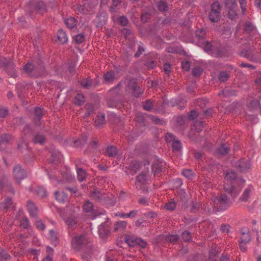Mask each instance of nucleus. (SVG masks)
I'll use <instances>...</instances> for the list:
<instances>
[{
  "label": "nucleus",
  "mask_w": 261,
  "mask_h": 261,
  "mask_svg": "<svg viewBox=\"0 0 261 261\" xmlns=\"http://www.w3.org/2000/svg\"><path fill=\"white\" fill-rule=\"evenodd\" d=\"M230 200L225 194H221L219 196L215 197L211 204L216 210H222L225 209L229 205Z\"/></svg>",
  "instance_id": "obj_2"
},
{
  "label": "nucleus",
  "mask_w": 261,
  "mask_h": 261,
  "mask_svg": "<svg viewBox=\"0 0 261 261\" xmlns=\"http://www.w3.org/2000/svg\"><path fill=\"white\" fill-rule=\"evenodd\" d=\"M65 23L68 28L72 29L76 25L77 21L74 18L70 17L65 19Z\"/></svg>",
  "instance_id": "obj_24"
},
{
  "label": "nucleus",
  "mask_w": 261,
  "mask_h": 261,
  "mask_svg": "<svg viewBox=\"0 0 261 261\" xmlns=\"http://www.w3.org/2000/svg\"><path fill=\"white\" fill-rule=\"evenodd\" d=\"M254 82L258 88L261 89V73L257 74Z\"/></svg>",
  "instance_id": "obj_60"
},
{
  "label": "nucleus",
  "mask_w": 261,
  "mask_h": 261,
  "mask_svg": "<svg viewBox=\"0 0 261 261\" xmlns=\"http://www.w3.org/2000/svg\"><path fill=\"white\" fill-rule=\"evenodd\" d=\"M19 216L17 218L20 220V226L23 228H27L29 226V220L27 218L24 217L23 211H19Z\"/></svg>",
  "instance_id": "obj_12"
},
{
  "label": "nucleus",
  "mask_w": 261,
  "mask_h": 261,
  "mask_svg": "<svg viewBox=\"0 0 261 261\" xmlns=\"http://www.w3.org/2000/svg\"><path fill=\"white\" fill-rule=\"evenodd\" d=\"M49 237L53 244L56 246L58 243V237L57 233L53 230L49 231Z\"/></svg>",
  "instance_id": "obj_25"
},
{
  "label": "nucleus",
  "mask_w": 261,
  "mask_h": 261,
  "mask_svg": "<svg viewBox=\"0 0 261 261\" xmlns=\"http://www.w3.org/2000/svg\"><path fill=\"white\" fill-rule=\"evenodd\" d=\"M159 106L158 102L150 99L146 100L142 103L143 108L145 110L153 112H158Z\"/></svg>",
  "instance_id": "obj_6"
},
{
  "label": "nucleus",
  "mask_w": 261,
  "mask_h": 261,
  "mask_svg": "<svg viewBox=\"0 0 261 261\" xmlns=\"http://www.w3.org/2000/svg\"><path fill=\"white\" fill-rule=\"evenodd\" d=\"M86 141H87V138L86 137L82 138V139L77 140L74 141V146L75 147H77L79 145H83L86 143Z\"/></svg>",
  "instance_id": "obj_62"
},
{
  "label": "nucleus",
  "mask_w": 261,
  "mask_h": 261,
  "mask_svg": "<svg viewBox=\"0 0 261 261\" xmlns=\"http://www.w3.org/2000/svg\"><path fill=\"white\" fill-rule=\"evenodd\" d=\"M225 5L228 10V16L231 19L237 16V5L235 0H225Z\"/></svg>",
  "instance_id": "obj_5"
},
{
  "label": "nucleus",
  "mask_w": 261,
  "mask_h": 261,
  "mask_svg": "<svg viewBox=\"0 0 261 261\" xmlns=\"http://www.w3.org/2000/svg\"><path fill=\"white\" fill-rule=\"evenodd\" d=\"M77 179L80 181H83L86 179V172L82 168L77 169Z\"/></svg>",
  "instance_id": "obj_30"
},
{
  "label": "nucleus",
  "mask_w": 261,
  "mask_h": 261,
  "mask_svg": "<svg viewBox=\"0 0 261 261\" xmlns=\"http://www.w3.org/2000/svg\"><path fill=\"white\" fill-rule=\"evenodd\" d=\"M229 77V75L228 73L226 71H221L220 72V74L219 76V79L221 82L226 81L228 78Z\"/></svg>",
  "instance_id": "obj_42"
},
{
  "label": "nucleus",
  "mask_w": 261,
  "mask_h": 261,
  "mask_svg": "<svg viewBox=\"0 0 261 261\" xmlns=\"http://www.w3.org/2000/svg\"><path fill=\"white\" fill-rule=\"evenodd\" d=\"M165 139L167 142L172 143L175 139L174 136L171 133H167L165 136Z\"/></svg>",
  "instance_id": "obj_55"
},
{
  "label": "nucleus",
  "mask_w": 261,
  "mask_h": 261,
  "mask_svg": "<svg viewBox=\"0 0 261 261\" xmlns=\"http://www.w3.org/2000/svg\"><path fill=\"white\" fill-rule=\"evenodd\" d=\"M58 39L62 44L65 43L68 41V37L66 33L62 30H59L58 32Z\"/></svg>",
  "instance_id": "obj_21"
},
{
  "label": "nucleus",
  "mask_w": 261,
  "mask_h": 261,
  "mask_svg": "<svg viewBox=\"0 0 261 261\" xmlns=\"http://www.w3.org/2000/svg\"><path fill=\"white\" fill-rule=\"evenodd\" d=\"M35 225L38 229L41 230H43L45 228L44 224L41 220H37L36 221Z\"/></svg>",
  "instance_id": "obj_58"
},
{
  "label": "nucleus",
  "mask_w": 261,
  "mask_h": 261,
  "mask_svg": "<svg viewBox=\"0 0 261 261\" xmlns=\"http://www.w3.org/2000/svg\"><path fill=\"white\" fill-rule=\"evenodd\" d=\"M74 40L77 43H81L85 40V36L83 34H78L74 37Z\"/></svg>",
  "instance_id": "obj_50"
},
{
  "label": "nucleus",
  "mask_w": 261,
  "mask_h": 261,
  "mask_svg": "<svg viewBox=\"0 0 261 261\" xmlns=\"http://www.w3.org/2000/svg\"><path fill=\"white\" fill-rule=\"evenodd\" d=\"M46 256L42 261H53L54 256V250L52 248L47 246L46 250Z\"/></svg>",
  "instance_id": "obj_23"
},
{
  "label": "nucleus",
  "mask_w": 261,
  "mask_h": 261,
  "mask_svg": "<svg viewBox=\"0 0 261 261\" xmlns=\"http://www.w3.org/2000/svg\"><path fill=\"white\" fill-rule=\"evenodd\" d=\"M236 166L241 172L245 171L246 169H249L251 164L250 162L246 159H242L236 163Z\"/></svg>",
  "instance_id": "obj_10"
},
{
  "label": "nucleus",
  "mask_w": 261,
  "mask_h": 261,
  "mask_svg": "<svg viewBox=\"0 0 261 261\" xmlns=\"http://www.w3.org/2000/svg\"><path fill=\"white\" fill-rule=\"evenodd\" d=\"M62 160V156L59 152H54L51 153L50 161L55 163L57 164L60 163Z\"/></svg>",
  "instance_id": "obj_20"
},
{
  "label": "nucleus",
  "mask_w": 261,
  "mask_h": 261,
  "mask_svg": "<svg viewBox=\"0 0 261 261\" xmlns=\"http://www.w3.org/2000/svg\"><path fill=\"white\" fill-rule=\"evenodd\" d=\"M181 67L183 70L188 71L190 68V64L187 61H184L181 62Z\"/></svg>",
  "instance_id": "obj_63"
},
{
  "label": "nucleus",
  "mask_w": 261,
  "mask_h": 261,
  "mask_svg": "<svg viewBox=\"0 0 261 261\" xmlns=\"http://www.w3.org/2000/svg\"><path fill=\"white\" fill-rule=\"evenodd\" d=\"M31 217H35L37 215V208L31 201H28L27 205Z\"/></svg>",
  "instance_id": "obj_15"
},
{
  "label": "nucleus",
  "mask_w": 261,
  "mask_h": 261,
  "mask_svg": "<svg viewBox=\"0 0 261 261\" xmlns=\"http://www.w3.org/2000/svg\"><path fill=\"white\" fill-rule=\"evenodd\" d=\"M39 254V252L35 249H31L29 251L28 256L29 257H33V259H36L38 257V255Z\"/></svg>",
  "instance_id": "obj_47"
},
{
  "label": "nucleus",
  "mask_w": 261,
  "mask_h": 261,
  "mask_svg": "<svg viewBox=\"0 0 261 261\" xmlns=\"http://www.w3.org/2000/svg\"><path fill=\"white\" fill-rule=\"evenodd\" d=\"M224 189L226 192L230 193L232 197H234L238 194V192L236 191L232 183H225L224 186Z\"/></svg>",
  "instance_id": "obj_16"
},
{
  "label": "nucleus",
  "mask_w": 261,
  "mask_h": 261,
  "mask_svg": "<svg viewBox=\"0 0 261 261\" xmlns=\"http://www.w3.org/2000/svg\"><path fill=\"white\" fill-rule=\"evenodd\" d=\"M117 152V150L116 147L114 146H110L107 148V154L109 156H115Z\"/></svg>",
  "instance_id": "obj_38"
},
{
  "label": "nucleus",
  "mask_w": 261,
  "mask_h": 261,
  "mask_svg": "<svg viewBox=\"0 0 261 261\" xmlns=\"http://www.w3.org/2000/svg\"><path fill=\"white\" fill-rule=\"evenodd\" d=\"M203 126V122L201 121H196L194 123V127L197 132H199L202 129Z\"/></svg>",
  "instance_id": "obj_61"
},
{
  "label": "nucleus",
  "mask_w": 261,
  "mask_h": 261,
  "mask_svg": "<svg viewBox=\"0 0 261 261\" xmlns=\"http://www.w3.org/2000/svg\"><path fill=\"white\" fill-rule=\"evenodd\" d=\"M104 80L107 83H111L118 78V74L114 71H110L104 74Z\"/></svg>",
  "instance_id": "obj_13"
},
{
  "label": "nucleus",
  "mask_w": 261,
  "mask_h": 261,
  "mask_svg": "<svg viewBox=\"0 0 261 261\" xmlns=\"http://www.w3.org/2000/svg\"><path fill=\"white\" fill-rule=\"evenodd\" d=\"M10 256L4 249L0 248V261L8 260Z\"/></svg>",
  "instance_id": "obj_37"
},
{
  "label": "nucleus",
  "mask_w": 261,
  "mask_h": 261,
  "mask_svg": "<svg viewBox=\"0 0 261 261\" xmlns=\"http://www.w3.org/2000/svg\"><path fill=\"white\" fill-rule=\"evenodd\" d=\"M172 144L173 150L174 151H179L181 147V144L180 142L176 139L172 143Z\"/></svg>",
  "instance_id": "obj_40"
},
{
  "label": "nucleus",
  "mask_w": 261,
  "mask_h": 261,
  "mask_svg": "<svg viewBox=\"0 0 261 261\" xmlns=\"http://www.w3.org/2000/svg\"><path fill=\"white\" fill-rule=\"evenodd\" d=\"M259 102L257 100H251L249 103L247 105V108L250 111H252L259 108Z\"/></svg>",
  "instance_id": "obj_32"
},
{
  "label": "nucleus",
  "mask_w": 261,
  "mask_h": 261,
  "mask_svg": "<svg viewBox=\"0 0 261 261\" xmlns=\"http://www.w3.org/2000/svg\"><path fill=\"white\" fill-rule=\"evenodd\" d=\"M250 192V190L249 188H247L245 190L241 197L243 201H247L248 200Z\"/></svg>",
  "instance_id": "obj_59"
},
{
  "label": "nucleus",
  "mask_w": 261,
  "mask_h": 261,
  "mask_svg": "<svg viewBox=\"0 0 261 261\" xmlns=\"http://www.w3.org/2000/svg\"><path fill=\"white\" fill-rule=\"evenodd\" d=\"M36 192L37 194L41 197H45L47 195V192L46 190L44 188L41 187H38L36 189Z\"/></svg>",
  "instance_id": "obj_39"
},
{
  "label": "nucleus",
  "mask_w": 261,
  "mask_h": 261,
  "mask_svg": "<svg viewBox=\"0 0 261 261\" xmlns=\"http://www.w3.org/2000/svg\"><path fill=\"white\" fill-rule=\"evenodd\" d=\"M176 206V204L174 201H170L165 204L164 207L169 211H173Z\"/></svg>",
  "instance_id": "obj_41"
},
{
  "label": "nucleus",
  "mask_w": 261,
  "mask_h": 261,
  "mask_svg": "<svg viewBox=\"0 0 261 261\" xmlns=\"http://www.w3.org/2000/svg\"><path fill=\"white\" fill-rule=\"evenodd\" d=\"M11 139V136L10 135L6 134L2 137H0V145L3 143L8 142Z\"/></svg>",
  "instance_id": "obj_49"
},
{
  "label": "nucleus",
  "mask_w": 261,
  "mask_h": 261,
  "mask_svg": "<svg viewBox=\"0 0 261 261\" xmlns=\"http://www.w3.org/2000/svg\"><path fill=\"white\" fill-rule=\"evenodd\" d=\"M236 92L233 90H225L222 91L221 93H219V95H223L224 96L226 97L229 95H233L235 94Z\"/></svg>",
  "instance_id": "obj_57"
},
{
  "label": "nucleus",
  "mask_w": 261,
  "mask_h": 261,
  "mask_svg": "<svg viewBox=\"0 0 261 261\" xmlns=\"http://www.w3.org/2000/svg\"><path fill=\"white\" fill-rule=\"evenodd\" d=\"M89 239L86 234H77L74 236L71 242L73 248L76 250L81 249L84 245L88 244Z\"/></svg>",
  "instance_id": "obj_3"
},
{
  "label": "nucleus",
  "mask_w": 261,
  "mask_h": 261,
  "mask_svg": "<svg viewBox=\"0 0 261 261\" xmlns=\"http://www.w3.org/2000/svg\"><path fill=\"white\" fill-rule=\"evenodd\" d=\"M13 173L15 179L18 184L20 182V180L24 179L27 176L25 171L18 165L14 167Z\"/></svg>",
  "instance_id": "obj_8"
},
{
  "label": "nucleus",
  "mask_w": 261,
  "mask_h": 261,
  "mask_svg": "<svg viewBox=\"0 0 261 261\" xmlns=\"http://www.w3.org/2000/svg\"><path fill=\"white\" fill-rule=\"evenodd\" d=\"M195 34L198 38H203L205 35V30L202 29H198L196 31Z\"/></svg>",
  "instance_id": "obj_56"
},
{
  "label": "nucleus",
  "mask_w": 261,
  "mask_h": 261,
  "mask_svg": "<svg viewBox=\"0 0 261 261\" xmlns=\"http://www.w3.org/2000/svg\"><path fill=\"white\" fill-rule=\"evenodd\" d=\"M209 19L213 22H217L220 19V6L218 2H214L211 5Z\"/></svg>",
  "instance_id": "obj_4"
},
{
  "label": "nucleus",
  "mask_w": 261,
  "mask_h": 261,
  "mask_svg": "<svg viewBox=\"0 0 261 261\" xmlns=\"http://www.w3.org/2000/svg\"><path fill=\"white\" fill-rule=\"evenodd\" d=\"M83 206L84 210L86 212H91L93 210V204L89 200L86 201Z\"/></svg>",
  "instance_id": "obj_36"
},
{
  "label": "nucleus",
  "mask_w": 261,
  "mask_h": 261,
  "mask_svg": "<svg viewBox=\"0 0 261 261\" xmlns=\"http://www.w3.org/2000/svg\"><path fill=\"white\" fill-rule=\"evenodd\" d=\"M146 179V173L142 172L136 178L135 187L137 189L145 191L146 190L145 181Z\"/></svg>",
  "instance_id": "obj_7"
},
{
  "label": "nucleus",
  "mask_w": 261,
  "mask_h": 261,
  "mask_svg": "<svg viewBox=\"0 0 261 261\" xmlns=\"http://www.w3.org/2000/svg\"><path fill=\"white\" fill-rule=\"evenodd\" d=\"M12 204V200L10 198H7L0 205V211L6 212L7 209Z\"/></svg>",
  "instance_id": "obj_22"
},
{
  "label": "nucleus",
  "mask_w": 261,
  "mask_h": 261,
  "mask_svg": "<svg viewBox=\"0 0 261 261\" xmlns=\"http://www.w3.org/2000/svg\"><path fill=\"white\" fill-rule=\"evenodd\" d=\"M179 239V237L177 235L172 234L168 236L167 237V241L171 242L172 243H175Z\"/></svg>",
  "instance_id": "obj_53"
},
{
  "label": "nucleus",
  "mask_w": 261,
  "mask_h": 261,
  "mask_svg": "<svg viewBox=\"0 0 261 261\" xmlns=\"http://www.w3.org/2000/svg\"><path fill=\"white\" fill-rule=\"evenodd\" d=\"M90 196L91 198L96 201L101 200L102 197V194L98 191L96 190L92 191L90 193Z\"/></svg>",
  "instance_id": "obj_31"
},
{
  "label": "nucleus",
  "mask_w": 261,
  "mask_h": 261,
  "mask_svg": "<svg viewBox=\"0 0 261 261\" xmlns=\"http://www.w3.org/2000/svg\"><path fill=\"white\" fill-rule=\"evenodd\" d=\"M105 123V116L102 113L97 114L95 120V125L98 127H101Z\"/></svg>",
  "instance_id": "obj_18"
},
{
  "label": "nucleus",
  "mask_w": 261,
  "mask_h": 261,
  "mask_svg": "<svg viewBox=\"0 0 261 261\" xmlns=\"http://www.w3.org/2000/svg\"><path fill=\"white\" fill-rule=\"evenodd\" d=\"M236 178V174L234 172L232 171H228L225 176V179L228 182L235 179Z\"/></svg>",
  "instance_id": "obj_34"
},
{
  "label": "nucleus",
  "mask_w": 261,
  "mask_h": 261,
  "mask_svg": "<svg viewBox=\"0 0 261 261\" xmlns=\"http://www.w3.org/2000/svg\"><path fill=\"white\" fill-rule=\"evenodd\" d=\"M158 8L161 11H166L168 9L167 3L165 1H161L158 4Z\"/></svg>",
  "instance_id": "obj_43"
},
{
  "label": "nucleus",
  "mask_w": 261,
  "mask_h": 261,
  "mask_svg": "<svg viewBox=\"0 0 261 261\" xmlns=\"http://www.w3.org/2000/svg\"><path fill=\"white\" fill-rule=\"evenodd\" d=\"M45 141L44 137L41 134H37L34 138L35 143L42 144Z\"/></svg>",
  "instance_id": "obj_45"
},
{
  "label": "nucleus",
  "mask_w": 261,
  "mask_h": 261,
  "mask_svg": "<svg viewBox=\"0 0 261 261\" xmlns=\"http://www.w3.org/2000/svg\"><path fill=\"white\" fill-rule=\"evenodd\" d=\"M125 241L129 246H134L136 245V240L137 238L132 234L127 235L125 237Z\"/></svg>",
  "instance_id": "obj_28"
},
{
  "label": "nucleus",
  "mask_w": 261,
  "mask_h": 261,
  "mask_svg": "<svg viewBox=\"0 0 261 261\" xmlns=\"http://www.w3.org/2000/svg\"><path fill=\"white\" fill-rule=\"evenodd\" d=\"M85 101V98L82 94H77L75 98L74 103L76 105L81 106Z\"/></svg>",
  "instance_id": "obj_35"
},
{
  "label": "nucleus",
  "mask_w": 261,
  "mask_h": 261,
  "mask_svg": "<svg viewBox=\"0 0 261 261\" xmlns=\"http://www.w3.org/2000/svg\"><path fill=\"white\" fill-rule=\"evenodd\" d=\"M202 47L203 48V49L205 51H212L213 55H215L216 56H221L222 55V52L220 49L217 48L216 50V53H214V49H215L214 46L211 44L210 42L207 41H204L202 43Z\"/></svg>",
  "instance_id": "obj_9"
},
{
  "label": "nucleus",
  "mask_w": 261,
  "mask_h": 261,
  "mask_svg": "<svg viewBox=\"0 0 261 261\" xmlns=\"http://www.w3.org/2000/svg\"><path fill=\"white\" fill-rule=\"evenodd\" d=\"M228 150L229 148L225 144L222 145L218 149L220 153L223 155L227 154L228 152Z\"/></svg>",
  "instance_id": "obj_46"
},
{
  "label": "nucleus",
  "mask_w": 261,
  "mask_h": 261,
  "mask_svg": "<svg viewBox=\"0 0 261 261\" xmlns=\"http://www.w3.org/2000/svg\"><path fill=\"white\" fill-rule=\"evenodd\" d=\"M143 51H144V47L143 44L140 43L138 45V50L135 54V57L136 58L139 57Z\"/></svg>",
  "instance_id": "obj_54"
},
{
  "label": "nucleus",
  "mask_w": 261,
  "mask_h": 261,
  "mask_svg": "<svg viewBox=\"0 0 261 261\" xmlns=\"http://www.w3.org/2000/svg\"><path fill=\"white\" fill-rule=\"evenodd\" d=\"M240 54L251 61L261 62V41L251 37Z\"/></svg>",
  "instance_id": "obj_1"
},
{
  "label": "nucleus",
  "mask_w": 261,
  "mask_h": 261,
  "mask_svg": "<svg viewBox=\"0 0 261 261\" xmlns=\"http://www.w3.org/2000/svg\"><path fill=\"white\" fill-rule=\"evenodd\" d=\"M203 70L200 67H196L193 68L192 70V74L193 76H198L201 75Z\"/></svg>",
  "instance_id": "obj_52"
},
{
  "label": "nucleus",
  "mask_w": 261,
  "mask_h": 261,
  "mask_svg": "<svg viewBox=\"0 0 261 261\" xmlns=\"http://www.w3.org/2000/svg\"><path fill=\"white\" fill-rule=\"evenodd\" d=\"M251 240V236L247 228H242L241 230V236L240 240L248 243Z\"/></svg>",
  "instance_id": "obj_17"
},
{
  "label": "nucleus",
  "mask_w": 261,
  "mask_h": 261,
  "mask_svg": "<svg viewBox=\"0 0 261 261\" xmlns=\"http://www.w3.org/2000/svg\"><path fill=\"white\" fill-rule=\"evenodd\" d=\"M56 199L59 202H64L67 200V196L63 191H57L55 193Z\"/></svg>",
  "instance_id": "obj_19"
},
{
  "label": "nucleus",
  "mask_w": 261,
  "mask_h": 261,
  "mask_svg": "<svg viewBox=\"0 0 261 261\" xmlns=\"http://www.w3.org/2000/svg\"><path fill=\"white\" fill-rule=\"evenodd\" d=\"M182 238L185 241H189L191 240V236L189 232L186 231L182 233Z\"/></svg>",
  "instance_id": "obj_64"
},
{
  "label": "nucleus",
  "mask_w": 261,
  "mask_h": 261,
  "mask_svg": "<svg viewBox=\"0 0 261 261\" xmlns=\"http://www.w3.org/2000/svg\"><path fill=\"white\" fill-rule=\"evenodd\" d=\"M182 174L188 179H191L193 176V173L191 170L185 169L182 171Z\"/></svg>",
  "instance_id": "obj_44"
},
{
  "label": "nucleus",
  "mask_w": 261,
  "mask_h": 261,
  "mask_svg": "<svg viewBox=\"0 0 261 261\" xmlns=\"http://www.w3.org/2000/svg\"><path fill=\"white\" fill-rule=\"evenodd\" d=\"M35 9L39 13H43L46 10V6L43 2H38L35 5Z\"/></svg>",
  "instance_id": "obj_33"
},
{
  "label": "nucleus",
  "mask_w": 261,
  "mask_h": 261,
  "mask_svg": "<svg viewBox=\"0 0 261 261\" xmlns=\"http://www.w3.org/2000/svg\"><path fill=\"white\" fill-rule=\"evenodd\" d=\"M98 231L100 237H105L110 231L108 224L106 223H102L99 226Z\"/></svg>",
  "instance_id": "obj_14"
},
{
  "label": "nucleus",
  "mask_w": 261,
  "mask_h": 261,
  "mask_svg": "<svg viewBox=\"0 0 261 261\" xmlns=\"http://www.w3.org/2000/svg\"><path fill=\"white\" fill-rule=\"evenodd\" d=\"M76 220L74 217H68L66 220V223L70 229H73L76 225Z\"/></svg>",
  "instance_id": "obj_26"
},
{
  "label": "nucleus",
  "mask_w": 261,
  "mask_h": 261,
  "mask_svg": "<svg viewBox=\"0 0 261 261\" xmlns=\"http://www.w3.org/2000/svg\"><path fill=\"white\" fill-rule=\"evenodd\" d=\"M34 68V66L31 63L28 62L26 64L24 67L23 70L27 73H30Z\"/></svg>",
  "instance_id": "obj_48"
},
{
  "label": "nucleus",
  "mask_w": 261,
  "mask_h": 261,
  "mask_svg": "<svg viewBox=\"0 0 261 261\" xmlns=\"http://www.w3.org/2000/svg\"><path fill=\"white\" fill-rule=\"evenodd\" d=\"M35 115L36 119H40L41 116L43 115V111L40 108H36L35 109Z\"/></svg>",
  "instance_id": "obj_51"
},
{
  "label": "nucleus",
  "mask_w": 261,
  "mask_h": 261,
  "mask_svg": "<svg viewBox=\"0 0 261 261\" xmlns=\"http://www.w3.org/2000/svg\"><path fill=\"white\" fill-rule=\"evenodd\" d=\"M244 30L248 34L252 33L253 34H254L256 32L254 26L249 22H247L245 23Z\"/></svg>",
  "instance_id": "obj_29"
},
{
  "label": "nucleus",
  "mask_w": 261,
  "mask_h": 261,
  "mask_svg": "<svg viewBox=\"0 0 261 261\" xmlns=\"http://www.w3.org/2000/svg\"><path fill=\"white\" fill-rule=\"evenodd\" d=\"M127 225V222L125 221H120L117 222L115 225L114 230H123Z\"/></svg>",
  "instance_id": "obj_27"
},
{
  "label": "nucleus",
  "mask_w": 261,
  "mask_h": 261,
  "mask_svg": "<svg viewBox=\"0 0 261 261\" xmlns=\"http://www.w3.org/2000/svg\"><path fill=\"white\" fill-rule=\"evenodd\" d=\"M165 165V162L160 159H158L152 165V170L154 174L155 175L162 172Z\"/></svg>",
  "instance_id": "obj_11"
}]
</instances>
